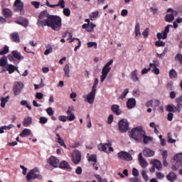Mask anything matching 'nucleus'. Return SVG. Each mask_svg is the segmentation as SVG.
Listing matches in <instances>:
<instances>
[{
  "label": "nucleus",
  "mask_w": 182,
  "mask_h": 182,
  "mask_svg": "<svg viewBox=\"0 0 182 182\" xmlns=\"http://www.w3.org/2000/svg\"><path fill=\"white\" fill-rule=\"evenodd\" d=\"M113 62H114V60H113V59H111L102 68V75L100 76V80L102 83L105 82V80L107 77V75H109V73L110 72V70H112V68L110 66L111 65H113Z\"/></svg>",
  "instance_id": "nucleus-5"
},
{
  "label": "nucleus",
  "mask_w": 182,
  "mask_h": 182,
  "mask_svg": "<svg viewBox=\"0 0 182 182\" xmlns=\"http://www.w3.org/2000/svg\"><path fill=\"white\" fill-rule=\"evenodd\" d=\"M11 55L14 59H17V60H22L23 59V55L18 50H13Z\"/></svg>",
  "instance_id": "nucleus-21"
},
{
  "label": "nucleus",
  "mask_w": 182,
  "mask_h": 182,
  "mask_svg": "<svg viewBox=\"0 0 182 182\" xmlns=\"http://www.w3.org/2000/svg\"><path fill=\"white\" fill-rule=\"evenodd\" d=\"M3 16L6 18H12V11L9 9H4L2 10Z\"/></svg>",
  "instance_id": "nucleus-24"
},
{
  "label": "nucleus",
  "mask_w": 182,
  "mask_h": 182,
  "mask_svg": "<svg viewBox=\"0 0 182 182\" xmlns=\"http://www.w3.org/2000/svg\"><path fill=\"white\" fill-rule=\"evenodd\" d=\"M10 39L15 43H19V42H21V38H19V33H18V32L11 33Z\"/></svg>",
  "instance_id": "nucleus-17"
},
{
  "label": "nucleus",
  "mask_w": 182,
  "mask_h": 182,
  "mask_svg": "<svg viewBox=\"0 0 182 182\" xmlns=\"http://www.w3.org/2000/svg\"><path fill=\"white\" fill-rule=\"evenodd\" d=\"M46 112L48 116H53V109H52V107H48L46 109Z\"/></svg>",
  "instance_id": "nucleus-60"
},
{
  "label": "nucleus",
  "mask_w": 182,
  "mask_h": 182,
  "mask_svg": "<svg viewBox=\"0 0 182 182\" xmlns=\"http://www.w3.org/2000/svg\"><path fill=\"white\" fill-rule=\"evenodd\" d=\"M109 146H112V141H109L108 143H105L101 146V150L102 151H106L107 150V147H109Z\"/></svg>",
  "instance_id": "nucleus-34"
},
{
  "label": "nucleus",
  "mask_w": 182,
  "mask_h": 182,
  "mask_svg": "<svg viewBox=\"0 0 182 182\" xmlns=\"http://www.w3.org/2000/svg\"><path fill=\"white\" fill-rule=\"evenodd\" d=\"M14 6L16 7V11L23 12V3L21 0H16Z\"/></svg>",
  "instance_id": "nucleus-15"
},
{
  "label": "nucleus",
  "mask_w": 182,
  "mask_h": 182,
  "mask_svg": "<svg viewBox=\"0 0 182 182\" xmlns=\"http://www.w3.org/2000/svg\"><path fill=\"white\" fill-rule=\"evenodd\" d=\"M118 159H120V160H125L126 161H130L133 160V157L132 155L126 151H121L117 154Z\"/></svg>",
  "instance_id": "nucleus-10"
},
{
  "label": "nucleus",
  "mask_w": 182,
  "mask_h": 182,
  "mask_svg": "<svg viewBox=\"0 0 182 182\" xmlns=\"http://www.w3.org/2000/svg\"><path fill=\"white\" fill-rule=\"evenodd\" d=\"M111 110L114 114H117V116H119V114H122V112L120 111V106H119L118 105H112Z\"/></svg>",
  "instance_id": "nucleus-20"
},
{
  "label": "nucleus",
  "mask_w": 182,
  "mask_h": 182,
  "mask_svg": "<svg viewBox=\"0 0 182 182\" xmlns=\"http://www.w3.org/2000/svg\"><path fill=\"white\" fill-rule=\"evenodd\" d=\"M63 71H64V76L65 77H70V75H69V73H70V69L69 68V65L67 64L65 65L64 68H63Z\"/></svg>",
  "instance_id": "nucleus-29"
},
{
  "label": "nucleus",
  "mask_w": 182,
  "mask_h": 182,
  "mask_svg": "<svg viewBox=\"0 0 182 182\" xmlns=\"http://www.w3.org/2000/svg\"><path fill=\"white\" fill-rule=\"evenodd\" d=\"M132 79L134 82H139V77H137V70H135L132 73Z\"/></svg>",
  "instance_id": "nucleus-35"
},
{
  "label": "nucleus",
  "mask_w": 182,
  "mask_h": 182,
  "mask_svg": "<svg viewBox=\"0 0 182 182\" xmlns=\"http://www.w3.org/2000/svg\"><path fill=\"white\" fill-rule=\"evenodd\" d=\"M6 70L9 72V75H12L14 72H19V70H18V67H16L15 65L12 64H7L6 66H5Z\"/></svg>",
  "instance_id": "nucleus-16"
},
{
  "label": "nucleus",
  "mask_w": 182,
  "mask_h": 182,
  "mask_svg": "<svg viewBox=\"0 0 182 182\" xmlns=\"http://www.w3.org/2000/svg\"><path fill=\"white\" fill-rule=\"evenodd\" d=\"M63 13L65 16H70V9H69L68 8H64Z\"/></svg>",
  "instance_id": "nucleus-47"
},
{
  "label": "nucleus",
  "mask_w": 182,
  "mask_h": 182,
  "mask_svg": "<svg viewBox=\"0 0 182 182\" xmlns=\"http://www.w3.org/2000/svg\"><path fill=\"white\" fill-rule=\"evenodd\" d=\"M156 176L159 180H161V178H164V175L161 172H156Z\"/></svg>",
  "instance_id": "nucleus-61"
},
{
  "label": "nucleus",
  "mask_w": 182,
  "mask_h": 182,
  "mask_svg": "<svg viewBox=\"0 0 182 182\" xmlns=\"http://www.w3.org/2000/svg\"><path fill=\"white\" fill-rule=\"evenodd\" d=\"M135 35L136 39H139V38L141 36V33L140 32V24L139 23H136L135 26Z\"/></svg>",
  "instance_id": "nucleus-25"
},
{
  "label": "nucleus",
  "mask_w": 182,
  "mask_h": 182,
  "mask_svg": "<svg viewBox=\"0 0 182 182\" xmlns=\"http://www.w3.org/2000/svg\"><path fill=\"white\" fill-rule=\"evenodd\" d=\"M144 137V144H149V141H151L153 140V138L151 136H146V134H144L142 136Z\"/></svg>",
  "instance_id": "nucleus-39"
},
{
  "label": "nucleus",
  "mask_w": 182,
  "mask_h": 182,
  "mask_svg": "<svg viewBox=\"0 0 182 182\" xmlns=\"http://www.w3.org/2000/svg\"><path fill=\"white\" fill-rule=\"evenodd\" d=\"M172 135H171V133H168V143H170V144H173L176 141V139H173L172 138Z\"/></svg>",
  "instance_id": "nucleus-52"
},
{
  "label": "nucleus",
  "mask_w": 182,
  "mask_h": 182,
  "mask_svg": "<svg viewBox=\"0 0 182 182\" xmlns=\"http://www.w3.org/2000/svg\"><path fill=\"white\" fill-rule=\"evenodd\" d=\"M143 154L145 157H153L154 156V151L149 148H145L143 151Z\"/></svg>",
  "instance_id": "nucleus-22"
},
{
  "label": "nucleus",
  "mask_w": 182,
  "mask_h": 182,
  "mask_svg": "<svg viewBox=\"0 0 182 182\" xmlns=\"http://www.w3.org/2000/svg\"><path fill=\"white\" fill-rule=\"evenodd\" d=\"M81 160H82V154H80V151H75L72 158L73 163H74V164H79Z\"/></svg>",
  "instance_id": "nucleus-12"
},
{
  "label": "nucleus",
  "mask_w": 182,
  "mask_h": 182,
  "mask_svg": "<svg viewBox=\"0 0 182 182\" xmlns=\"http://www.w3.org/2000/svg\"><path fill=\"white\" fill-rule=\"evenodd\" d=\"M168 156V153L167 151H164L162 152V160H167V157Z\"/></svg>",
  "instance_id": "nucleus-57"
},
{
  "label": "nucleus",
  "mask_w": 182,
  "mask_h": 182,
  "mask_svg": "<svg viewBox=\"0 0 182 182\" xmlns=\"http://www.w3.org/2000/svg\"><path fill=\"white\" fill-rule=\"evenodd\" d=\"M118 126L121 133H126L129 130V122L126 119H121L118 123Z\"/></svg>",
  "instance_id": "nucleus-7"
},
{
  "label": "nucleus",
  "mask_w": 182,
  "mask_h": 182,
  "mask_svg": "<svg viewBox=\"0 0 182 182\" xmlns=\"http://www.w3.org/2000/svg\"><path fill=\"white\" fill-rule=\"evenodd\" d=\"M82 97L85 99V102H87V103L90 105H93L96 97V91L92 90L90 93H88L87 95H83Z\"/></svg>",
  "instance_id": "nucleus-8"
},
{
  "label": "nucleus",
  "mask_w": 182,
  "mask_h": 182,
  "mask_svg": "<svg viewBox=\"0 0 182 182\" xmlns=\"http://www.w3.org/2000/svg\"><path fill=\"white\" fill-rule=\"evenodd\" d=\"M169 77L171 79H176L177 77V72H176V70L172 69L169 72Z\"/></svg>",
  "instance_id": "nucleus-37"
},
{
  "label": "nucleus",
  "mask_w": 182,
  "mask_h": 182,
  "mask_svg": "<svg viewBox=\"0 0 182 182\" xmlns=\"http://www.w3.org/2000/svg\"><path fill=\"white\" fill-rule=\"evenodd\" d=\"M47 163L50 164V166H52L55 168L59 166V159H58L55 156H50L48 160Z\"/></svg>",
  "instance_id": "nucleus-13"
},
{
  "label": "nucleus",
  "mask_w": 182,
  "mask_h": 182,
  "mask_svg": "<svg viewBox=\"0 0 182 182\" xmlns=\"http://www.w3.org/2000/svg\"><path fill=\"white\" fill-rule=\"evenodd\" d=\"M53 52V48L51 46H50V48L48 49H46L44 52V55H49V53H52Z\"/></svg>",
  "instance_id": "nucleus-64"
},
{
  "label": "nucleus",
  "mask_w": 182,
  "mask_h": 182,
  "mask_svg": "<svg viewBox=\"0 0 182 182\" xmlns=\"http://www.w3.org/2000/svg\"><path fill=\"white\" fill-rule=\"evenodd\" d=\"M21 106H25L28 110H32V107L28 104V101L26 100H21Z\"/></svg>",
  "instance_id": "nucleus-41"
},
{
  "label": "nucleus",
  "mask_w": 182,
  "mask_h": 182,
  "mask_svg": "<svg viewBox=\"0 0 182 182\" xmlns=\"http://www.w3.org/2000/svg\"><path fill=\"white\" fill-rule=\"evenodd\" d=\"M140 166L142 167V168H146L149 166V163H147V161L146 159H141L139 161Z\"/></svg>",
  "instance_id": "nucleus-40"
},
{
  "label": "nucleus",
  "mask_w": 182,
  "mask_h": 182,
  "mask_svg": "<svg viewBox=\"0 0 182 182\" xmlns=\"http://www.w3.org/2000/svg\"><path fill=\"white\" fill-rule=\"evenodd\" d=\"M146 134V132L143 130V128L141 127H136L132 129L130 133V137L132 139H134V140L139 141L140 140L143 136Z\"/></svg>",
  "instance_id": "nucleus-3"
},
{
  "label": "nucleus",
  "mask_w": 182,
  "mask_h": 182,
  "mask_svg": "<svg viewBox=\"0 0 182 182\" xmlns=\"http://www.w3.org/2000/svg\"><path fill=\"white\" fill-rule=\"evenodd\" d=\"M39 168L36 167L29 171L27 173L26 178L28 182H32L33 180H42L43 177L40 174Z\"/></svg>",
  "instance_id": "nucleus-2"
},
{
  "label": "nucleus",
  "mask_w": 182,
  "mask_h": 182,
  "mask_svg": "<svg viewBox=\"0 0 182 182\" xmlns=\"http://www.w3.org/2000/svg\"><path fill=\"white\" fill-rule=\"evenodd\" d=\"M175 60L176 62H179V63L182 65V55L180 53L177 54L175 57Z\"/></svg>",
  "instance_id": "nucleus-46"
},
{
  "label": "nucleus",
  "mask_w": 182,
  "mask_h": 182,
  "mask_svg": "<svg viewBox=\"0 0 182 182\" xmlns=\"http://www.w3.org/2000/svg\"><path fill=\"white\" fill-rule=\"evenodd\" d=\"M8 99H9V96L1 98V107H5L6 103L9 102Z\"/></svg>",
  "instance_id": "nucleus-36"
},
{
  "label": "nucleus",
  "mask_w": 182,
  "mask_h": 182,
  "mask_svg": "<svg viewBox=\"0 0 182 182\" xmlns=\"http://www.w3.org/2000/svg\"><path fill=\"white\" fill-rule=\"evenodd\" d=\"M23 89V83L20 82H15L14 86L13 87V92L14 96H18V95H21V92H22Z\"/></svg>",
  "instance_id": "nucleus-9"
},
{
  "label": "nucleus",
  "mask_w": 182,
  "mask_h": 182,
  "mask_svg": "<svg viewBox=\"0 0 182 182\" xmlns=\"http://www.w3.org/2000/svg\"><path fill=\"white\" fill-rule=\"evenodd\" d=\"M73 108L69 107L66 113L68 114L67 116V120H69V122H73L76 119V116L73 114Z\"/></svg>",
  "instance_id": "nucleus-14"
},
{
  "label": "nucleus",
  "mask_w": 182,
  "mask_h": 182,
  "mask_svg": "<svg viewBox=\"0 0 182 182\" xmlns=\"http://www.w3.org/2000/svg\"><path fill=\"white\" fill-rule=\"evenodd\" d=\"M173 161L175 162V165L172 166V170H173V171H177V170H178V167L182 166V152L175 155L173 156Z\"/></svg>",
  "instance_id": "nucleus-6"
},
{
  "label": "nucleus",
  "mask_w": 182,
  "mask_h": 182,
  "mask_svg": "<svg viewBox=\"0 0 182 182\" xmlns=\"http://www.w3.org/2000/svg\"><path fill=\"white\" fill-rule=\"evenodd\" d=\"M31 123H32L31 117H27L24 118L23 121V125L24 126V127H28V126H29V124H31Z\"/></svg>",
  "instance_id": "nucleus-27"
},
{
  "label": "nucleus",
  "mask_w": 182,
  "mask_h": 182,
  "mask_svg": "<svg viewBox=\"0 0 182 182\" xmlns=\"http://www.w3.org/2000/svg\"><path fill=\"white\" fill-rule=\"evenodd\" d=\"M31 133H32V132L31 131V129H24L21 133L20 134V136L21 137H26L28 136H31Z\"/></svg>",
  "instance_id": "nucleus-28"
},
{
  "label": "nucleus",
  "mask_w": 182,
  "mask_h": 182,
  "mask_svg": "<svg viewBox=\"0 0 182 182\" xmlns=\"http://www.w3.org/2000/svg\"><path fill=\"white\" fill-rule=\"evenodd\" d=\"M87 46V48H93L95 46V49H97V43L96 42H88Z\"/></svg>",
  "instance_id": "nucleus-45"
},
{
  "label": "nucleus",
  "mask_w": 182,
  "mask_h": 182,
  "mask_svg": "<svg viewBox=\"0 0 182 182\" xmlns=\"http://www.w3.org/2000/svg\"><path fill=\"white\" fill-rule=\"evenodd\" d=\"M149 28H146L142 33V35L144 36V38H147V36H149Z\"/></svg>",
  "instance_id": "nucleus-59"
},
{
  "label": "nucleus",
  "mask_w": 182,
  "mask_h": 182,
  "mask_svg": "<svg viewBox=\"0 0 182 182\" xmlns=\"http://www.w3.org/2000/svg\"><path fill=\"white\" fill-rule=\"evenodd\" d=\"M127 93H129V88H127L124 90V92L122 93V95L119 96V99L123 100L126 96H127Z\"/></svg>",
  "instance_id": "nucleus-43"
},
{
  "label": "nucleus",
  "mask_w": 182,
  "mask_h": 182,
  "mask_svg": "<svg viewBox=\"0 0 182 182\" xmlns=\"http://www.w3.org/2000/svg\"><path fill=\"white\" fill-rule=\"evenodd\" d=\"M60 168H71L70 166L66 161H63L60 165H59Z\"/></svg>",
  "instance_id": "nucleus-33"
},
{
  "label": "nucleus",
  "mask_w": 182,
  "mask_h": 182,
  "mask_svg": "<svg viewBox=\"0 0 182 182\" xmlns=\"http://www.w3.org/2000/svg\"><path fill=\"white\" fill-rule=\"evenodd\" d=\"M155 45L159 48L160 46H166V43L164 41H158L155 42Z\"/></svg>",
  "instance_id": "nucleus-53"
},
{
  "label": "nucleus",
  "mask_w": 182,
  "mask_h": 182,
  "mask_svg": "<svg viewBox=\"0 0 182 182\" xmlns=\"http://www.w3.org/2000/svg\"><path fill=\"white\" fill-rule=\"evenodd\" d=\"M173 87H174V83L173 82H169L166 85V89L167 90H173Z\"/></svg>",
  "instance_id": "nucleus-50"
},
{
  "label": "nucleus",
  "mask_w": 182,
  "mask_h": 182,
  "mask_svg": "<svg viewBox=\"0 0 182 182\" xmlns=\"http://www.w3.org/2000/svg\"><path fill=\"white\" fill-rule=\"evenodd\" d=\"M166 178L168 180V181L173 182L176 180V178H177V175H176V173L173 172H171L166 176Z\"/></svg>",
  "instance_id": "nucleus-26"
},
{
  "label": "nucleus",
  "mask_w": 182,
  "mask_h": 182,
  "mask_svg": "<svg viewBox=\"0 0 182 182\" xmlns=\"http://www.w3.org/2000/svg\"><path fill=\"white\" fill-rule=\"evenodd\" d=\"M56 6H60L63 9H65V0H59L58 3L56 4Z\"/></svg>",
  "instance_id": "nucleus-54"
},
{
  "label": "nucleus",
  "mask_w": 182,
  "mask_h": 182,
  "mask_svg": "<svg viewBox=\"0 0 182 182\" xmlns=\"http://www.w3.org/2000/svg\"><path fill=\"white\" fill-rule=\"evenodd\" d=\"M127 106L128 109H133L136 106V99L129 98L127 102Z\"/></svg>",
  "instance_id": "nucleus-23"
},
{
  "label": "nucleus",
  "mask_w": 182,
  "mask_h": 182,
  "mask_svg": "<svg viewBox=\"0 0 182 182\" xmlns=\"http://www.w3.org/2000/svg\"><path fill=\"white\" fill-rule=\"evenodd\" d=\"M132 175L134 176V177H138L139 170H137V168H134L132 169Z\"/></svg>",
  "instance_id": "nucleus-58"
},
{
  "label": "nucleus",
  "mask_w": 182,
  "mask_h": 182,
  "mask_svg": "<svg viewBox=\"0 0 182 182\" xmlns=\"http://www.w3.org/2000/svg\"><path fill=\"white\" fill-rule=\"evenodd\" d=\"M113 119H114L113 114H110L108 117L107 124H112V123H113Z\"/></svg>",
  "instance_id": "nucleus-62"
},
{
  "label": "nucleus",
  "mask_w": 182,
  "mask_h": 182,
  "mask_svg": "<svg viewBox=\"0 0 182 182\" xmlns=\"http://www.w3.org/2000/svg\"><path fill=\"white\" fill-rule=\"evenodd\" d=\"M6 65H8V57L4 55L0 59V66L4 68Z\"/></svg>",
  "instance_id": "nucleus-30"
},
{
  "label": "nucleus",
  "mask_w": 182,
  "mask_h": 182,
  "mask_svg": "<svg viewBox=\"0 0 182 182\" xmlns=\"http://www.w3.org/2000/svg\"><path fill=\"white\" fill-rule=\"evenodd\" d=\"M38 26L45 28L48 26L53 31H60L62 28V18L59 16L50 15L48 11L45 10L40 13L37 21Z\"/></svg>",
  "instance_id": "nucleus-1"
},
{
  "label": "nucleus",
  "mask_w": 182,
  "mask_h": 182,
  "mask_svg": "<svg viewBox=\"0 0 182 182\" xmlns=\"http://www.w3.org/2000/svg\"><path fill=\"white\" fill-rule=\"evenodd\" d=\"M56 136L58 137V142L60 146H62L63 147H65V149H66V144H65V141L61 139L60 135L59 134H56Z\"/></svg>",
  "instance_id": "nucleus-31"
},
{
  "label": "nucleus",
  "mask_w": 182,
  "mask_h": 182,
  "mask_svg": "<svg viewBox=\"0 0 182 182\" xmlns=\"http://www.w3.org/2000/svg\"><path fill=\"white\" fill-rule=\"evenodd\" d=\"M88 161H93V163H97V157L96 156V155H91L89 157Z\"/></svg>",
  "instance_id": "nucleus-48"
},
{
  "label": "nucleus",
  "mask_w": 182,
  "mask_h": 182,
  "mask_svg": "<svg viewBox=\"0 0 182 182\" xmlns=\"http://www.w3.org/2000/svg\"><path fill=\"white\" fill-rule=\"evenodd\" d=\"M97 16H99V11H95L92 12L91 15H90V21H95V18H97Z\"/></svg>",
  "instance_id": "nucleus-42"
},
{
  "label": "nucleus",
  "mask_w": 182,
  "mask_h": 182,
  "mask_svg": "<svg viewBox=\"0 0 182 182\" xmlns=\"http://www.w3.org/2000/svg\"><path fill=\"white\" fill-rule=\"evenodd\" d=\"M31 4L38 9V8H39L40 5H41V2L39 1H32Z\"/></svg>",
  "instance_id": "nucleus-63"
},
{
  "label": "nucleus",
  "mask_w": 182,
  "mask_h": 182,
  "mask_svg": "<svg viewBox=\"0 0 182 182\" xmlns=\"http://www.w3.org/2000/svg\"><path fill=\"white\" fill-rule=\"evenodd\" d=\"M141 176L145 181H149V176L147 175V172H146V171H141Z\"/></svg>",
  "instance_id": "nucleus-49"
},
{
  "label": "nucleus",
  "mask_w": 182,
  "mask_h": 182,
  "mask_svg": "<svg viewBox=\"0 0 182 182\" xmlns=\"http://www.w3.org/2000/svg\"><path fill=\"white\" fill-rule=\"evenodd\" d=\"M36 97L38 99V100H41L43 99V94L42 92H36Z\"/></svg>",
  "instance_id": "nucleus-56"
},
{
  "label": "nucleus",
  "mask_w": 182,
  "mask_h": 182,
  "mask_svg": "<svg viewBox=\"0 0 182 182\" xmlns=\"http://www.w3.org/2000/svg\"><path fill=\"white\" fill-rule=\"evenodd\" d=\"M39 123L41 124H46V123H48V118L46 117H41L39 118Z\"/></svg>",
  "instance_id": "nucleus-44"
},
{
  "label": "nucleus",
  "mask_w": 182,
  "mask_h": 182,
  "mask_svg": "<svg viewBox=\"0 0 182 182\" xmlns=\"http://www.w3.org/2000/svg\"><path fill=\"white\" fill-rule=\"evenodd\" d=\"M97 85H99V78H95L92 90H94L96 92V88L97 87Z\"/></svg>",
  "instance_id": "nucleus-51"
},
{
  "label": "nucleus",
  "mask_w": 182,
  "mask_h": 182,
  "mask_svg": "<svg viewBox=\"0 0 182 182\" xmlns=\"http://www.w3.org/2000/svg\"><path fill=\"white\" fill-rule=\"evenodd\" d=\"M6 53H9V47L4 46L3 50H0V55H6Z\"/></svg>",
  "instance_id": "nucleus-38"
},
{
  "label": "nucleus",
  "mask_w": 182,
  "mask_h": 182,
  "mask_svg": "<svg viewBox=\"0 0 182 182\" xmlns=\"http://www.w3.org/2000/svg\"><path fill=\"white\" fill-rule=\"evenodd\" d=\"M177 15H178V12L177 11H173L171 14H167L165 16L166 22H173V21H174V16H177Z\"/></svg>",
  "instance_id": "nucleus-18"
},
{
  "label": "nucleus",
  "mask_w": 182,
  "mask_h": 182,
  "mask_svg": "<svg viewBox=\"0 0 182 182\" xmlns=\"http://www.w3.org/2000/svg\"><path fill=\"white\" fill-rule=\"evenodd\" d=\"M176 103H177V106H174V105H169L166 107L167 112H172L173 113H176V112H178V113H180L181 112L182 109V96H180L179 97L176 99Z\"/></svg>",
  "instance_id": "nucleus-4"
},
{
  "label": "nucleus",
  "mask_w": 182,
  "mask_h": 182,
  "mask_svg": "<svg viewBox=\"0 0 182 182\" xmlns=\"http://www.w3.org/2000/svg\"><path fill=\"white\" fill-rule=\"evenodd\" d=\"M170 28H173V26L168 24L165 27V29L162 33H158L156 35L158 39H167V35L168 32H170Z\"/></svg>",
  "instance_id": "nucleus-11"
},
{
  "label": "nucleus",
  "mask_w": 182,
  "mask_h": 182,
  "mask_svg": "<svg viewBox=\"0 0 182 182\" xmlns=\"http://www.w3.org/2000/svg\"><path fill=\"white\" fill-rule=\"evenodd\" d=\"M16 23L18 25H21V26H23L24 28H27L29 21L25 18L23 21H16Z\"/></svg>",
  "instance_id": "nucleus-32"
},
{
  "label": "nucleus",
  "mask_w": 182,
  "mask_h": 182,
  "mask_svg": "<svg viewBox=\"0 0 182 182\" xmlns=\"http://www.w3.org/2000/svg\"><path fill=\"white\" fill-rule=\"evenodd\" d=\"M151 164H153L154 167L156 168V170H161L163 168V164H161V161L157 159H153L151 161Z\"/></svg>",
  "instance_id": "nucleus-19"
},
{
  "label": "nucleus",
  "mask_w": 182,
  "mask_h": 182,
  "mask_svg": "<svg viewBox=\"0 0 182 182\" xmlns=\"http://www.w3.org/2000/svg\"><path fill=\"white\" fill-rule=\"evenodd\" d=\"M93 28H96V24L93 23H90L89 27L87 28V32H92Z\"/></svg>",
  "instance_id": "nucleus-55"
}]
</instances>
